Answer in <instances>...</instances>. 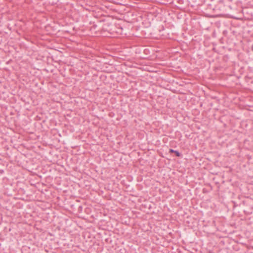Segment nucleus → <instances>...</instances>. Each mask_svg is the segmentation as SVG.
Here are the masks:
<instances>
[{
    "label": "nucleus",
    "instance_id": "obj_3",
    "mask_svg": "<svg viewBox=\"0 0 253 253\" xmlns=\"http://www.w3.org/2000/svg\"><path fill=\"white\" fill-rule=\"evenodd\" d=\"M252 50L253 51V45H252Z\"/></svg>",
    "mask_w": 253,
    "mask_h": 253
},
{
    "label": "nucleus",
    "instance_id": "obj_1",
    "mask_svg": "<svg viewBox=\"0 0 253 253\" xmlns=\"http://www.w3.org/2000/svg\"><path fill=\"white\" fill-rule=\"evenodd\" d=\"M177 157H180L181 156V154L177 151H175L174 153Z\"/></svg>",
    "mask_w": 253,
    "mask_h": 253
},
{
    "label": "nucleus",
    "instance_id": "obj_2",
    "mask_svg": "<svg viewBox=\"0 0 253 253\" xmlns=\"http://www.w3.org/2000/svg\"><path fill=\"white\" fill-rule=\"evenodd\" d=\"M175 151L176 150H173L172 149H170L169 150V153H175Z\"/></svg>",
    "mask_w": 253,
    "mask_h": 253
}]
</instances>
